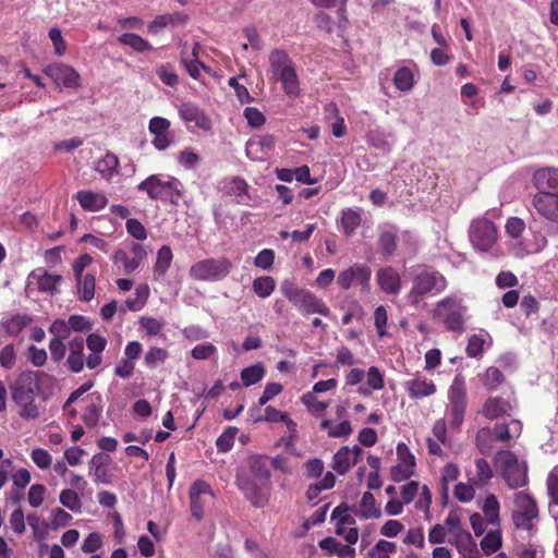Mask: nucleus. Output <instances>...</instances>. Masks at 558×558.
I'll return each instance as SVG.
<instances>
[{"label":"nucleus","mask_w":558,"mask_h":558,"mask_svg":"<svg viewBox=\"0 0 558 558\" xmlns=\"http://www.w3.org/2000/svg\"><path fill=\"white\" fill-rule=\"evenodd\" d=\"M167 357V351L161 348H151L145 355V363L150 368L156 367L159 363H162Z\"/></svg>","instance_id":"obj_57"},{"label":"nucleus","mask_w":558,"mask_h":558,"mask_svg":"<svg viewBox=\"0 0 558 558\" xmlns=\"http://www.w3.org/2000/svg\"><path fill=\"white\" fill-rule=\"evenodd\" d=\"M469 235L474 247L487 252L497 240V230L490 220L477 219L472 222Z\"/></svg>","instance_id":"obj_8"},{"label":"nucleus","mask_w":558,"mask_h":558,"mask_svg":"<svg viewBox=\"0 0 558 558\" xmlns=\"http://www.w3.org/2000/svg\"><path fill=\"white\" fill-rule=\"evenodd\" d=\"M15 351L13 344H7L0 351V365L3 368L11 369L15 364Z\"/></svg>","instance_id":"obj_59"},{"label":"nucleus","mask_w":558,"mask_h":558,"mask_svg":"<svg viewBox=\"0 0 558 558\" xmlns=\"http://www.w3.org/2000/svg\"><path fill=\"white\" fill-rule=\"evenodd\" d=\"M397 545L392 542L379 539L375 546L369 550L372 558H390V554L395 553Z\"/></svg>","instance_id":"obj_44"},{"label":"nucleus","mask_w":558,"mask_h":558,"mask_svg":"<svg viewBox=\"0 0 558 558\" xmlns=\"http://www.w3.org/2000/svg\"><path fill=\"white\" fill-rule=\"evenodd\" d=\"M438 308L446 312L445 325L449 330L458 332L464 330L465 308L459 302L453 299H445L438 303Z\"/></svg>","instance_id":"obj_13"},{"label":"nucleus","mask_w":558,"mask_h":558,"mask_svg":"<svg viewBox=\"0 0 558 558\" xmlns=\"http://www.w3.org/2000/svg\"><path fill=\"white\" fill-rule=\"evenodd\" d=\"M250 475L239 477L238 486L256 508H263L268 501L270 490L269 458L255 456L248 460Z\"/></svg>","instance_id":"obj_1"},{"label":"nucleus","mask_w":558,"mask_h":558,"mask_svg":"<svg viewBox=\"0 0 558 558\" xmlns=\"http://www.w3.org/2000/svg\"><path fill=\"white\" fill-rule=\"evenodd\" d=\"M532 206L544 219L558 223V194L534 195Z\"/></svg>","instance_id":"obj_16"},{"label":"nucleus","mask_w":558,"mask_h":558,"mask_svg":"<svg viewBox=\"0 0 558 558\" xmlns=\"http://www.w3.org/2000/svg\"><path fill=\"white\" fill-rule=\"evenodd\" d=\"M169 128L170 121L165 118L154 117L149 121L148 130L155 136L153 140V145L158 150L167 149L172 143Z\"/></svg>","instance_id":"obj_17"},{"label":"nucleus","mask_w":558,"mask_h":558,"mask_svg":"<svg viewBox=\"0 0 558 558\" xmlns=\"http://www.w3.org/2000/svg\"><path fill=\"white\" fill-rule=\"evenodd\" d=\"M494 435L490 428H481L476 434V446L482 454L488 456L493 450Z\"/></svg>","instance_id":"obj_39"},{"label":"nucleus","mask_w":558,"mask_h":558,"mask_svg":"<svg viewBox=\"0 0 558 558\" xmlns=\"http://www.w3.org/2000/svg\"><path fill=\"white\" fill-rule=\"evenodd\" d=\"M524 229H525L524 221L518 217L509 218L506 223L507 233L514 239L520 238L521 234L523 233Z\"/></svg>","instance_id":"obj_60"},{"label":"nucleus","mask_w":558,"mask_h":558,"mask_svg":"<svg viewBox=\"0 0 558 558\" xmlns=\"http://www.w3.org/2000/svg\"><path fill=\"white\" fill-rule=\"evenodd\" d=\"M31 457H32V460L35 462V464L43 470L49 469L51 465V462H52L51 456L45 449H41V448L34 449L32 451Z\"/></svg>","instance_id":"obj_52"},{"label":"nucleus","mask_w":558,"mask_h":558,"mask_svg":"<svg viewBox=\"0 0 558 558\" xmlns=\"http://www.w3.org/2000/svg\"><path fill=\"white\" fill-rule=\"evenodd\" d=\"M265 369L260 364H255L242 369L241 379L244 386L248 387L258 383L264 376Z\"/></svg>","instance_id":"obj_40"},{"label":"nucleus","mask_w":558,"mask_h":558,"mask_svg":"<svg viewBox=\"0 0 558 558\" xmlns=\"http://www.w3.org/2000/svg\"><path fill=\"white\" fill-rule=\"evenodd\" d=\"M448 398L452 415L450 425L452 427H459L463 422L466 408L465 384L461 376L454 377L449 388Z\"/></svg>","instance_id":"obj_9"},{"label":"nucleus","mask_w":558,"mask_h":558,"mask_svg":"<svg viewBox=\"0 0 558 558\" xmlns=\"http://www.w3.org/2000/svg\"><path fill=\"white\" fill-rule=\"evenodd\" d=\"M547 489L550 497L549 509L558 505V473L554 470L547 478Z\"/></svg>","instance_id":"obj_56"},{"label":"nucleus","mask_w":558,"mask_h":558,"mask_svg":"<svg viewBox=\"0 0 558 558\" xmlns=\"http://www.w3.org/2000/svg\"><path fill=\"white\" fill-rule=\"evenodd\" d=\"M409 393L412 398H423L432 396L436 392V386L432 380H427L421 376L409 380L407 383Z\"/></svg>","instance_id":"obj_24"},{"label":"nucleus","mask_w":558,"mask_h":558,"mask_svg":"<svg viewBox=\"0 0 558 558\" xmlns=\"http://www.w3.org/2000/svg\"><path fill=\"white\" fill-rule=\"evenodd\" d=\"M238 433L236 427H228L222 435H220L216 441V446L219 451H229L233 446V439Z\"/></svg>","instance_id":"obj_50"},{"label":"nucleus","mask_w":558,"mask_h":558,"mask_svg":"<svg viewBox=\"0 0 558 558\" xmlns=\"http://www.w3.org/2000/svg\"><path fill=\"white\" fill-rule=\"evenodd\" d=\"M484 343H485V340L481 336H478V335L471 336L469 339L468 345H466V354L470 357H476V356L481 355V353L483 352Z\"/></svg>","instance_id":"obj_61"},{"label":"nucleus","mask_w":558,"mask_h":558,"mask_svg":"<svg viewBox=\"0 0 558 558\" xmlns=\"http://www.w3.org/2000/svg\"><path fill=\"white\" fill-rule=\"evenodd\" d=\"M232 264L228 258H208L194 264L190 275L195 280H219L228 276Z\"/></svg>","instance_id":"obj_5"},{"label":"nucleus","mask_w":558,"mask_h":558,"mask_svg":"<svg viewBox=\"0 0 558 558\" xmlns=\"http://www.w3.org/2000/svg\"><path fill=\"white\" fill-rule=\"evenodd\" d=\"M140 325L148 336H156L163 328V323L153 317H142Z\"/></svg>","instance_id":"obj_54"},{"label":"nucleus","mask_w":558,"mask_h":558,"mask_svg":"<svg viewBox=\"0 0 558 558\" xmlns=\"http://www.w3.org/2000/svg\"><path fill=\"white\" fill-rule=\"evenodd\" d=\"M101 416V408L92 402L87 405L82 418L86 426L95 427L98 424V421Z\"/></svg>","instance_id":"obj_51"},{"label":"nucleus","mask_w":558,"mask_h":558,"mask_svg":"<svg viewBox=\"0 0 558 558\" xmlns=\"http://www.w3.org/2000/svg\"><path fill=\"white\" fill-rule=\"evenodd\" d=\"M447 287L446 278L430 267H418L412 279V288L408 294L411 304H417L427 294H438Z\"/></svg>","instance_id":"obj_2"},{"label":"nucleus","mask_w":558,"mask_h":558,"mask_svg":"<svg viewBox=\"0 0 558 558\" xmlns=\"http://www.w3.org/2000/svg\"><path fill=\"white\" fill-rule=\"evenodd\" d=\"M96 279L93 274H86L84 279L76 284L80 299L83 301H90L95 295Z\"/></svg>","instance_id":"obj_38"},{"label":"nucleus","mask_w":558,"mask_h":558,"mask_svg":"<svg viewBox=\"0 0 558 558\" xmlns=\"http://www.w3.org/2000/svg\"><path fill=\"white\" fill-rule=\"evenodd\" d=\"M47 75L56 83L62 84L64 87L73 88L78 85V73L69 65L59 63L49 65L46 70Z\"/></svg>","instance_id":"obj_18"},{"label":"nucleus","mask_w":558,"mask_h":558,"mask_svg":"<svg viewBox=\"0 0 558 558\" xmlns=\"http://www.w3.org/2000/svg\"><path fill=\"white\" fill-rule=\"evenodd\" d=\"M319 547L324 550L337 554L340 558L352 557L354 548L343 545L333 537H326L319 542Z\"/></svg>","instance_id":"obj_27"},{"label":"nucleus","mask_w":558,"mask_h":558,"mask_svg":"<svg viewBox=\"0 0 558 558\" xmlns=\"http://www.w3.org/2000/svg\"><path fill=\"white\" fill-rule=\"evenodd\" d=\"M476 474L475 481L476 484L484 485L493 477V471L485 459H477L475 461Z\"/></svg>","instance_id":"obj_49"},{"label":"nucleus","mask_w":558,"mask_h":558,"mask_svg":"<svg viewBox=\"0 0 558 558\" xmlns=\"http://www.w3.org/2000/svg\"><path fill=\"white\" fill-rule=\"evenodd\" d=\"M275 259V254L272 250L265 248L260 251L254 259V264L256 267L263 269H269Z\"/></svg>","instance_id":"obj_64"},{"label":"nucleus","mask_w":558,"mask_h":558,"mask_svg":"<svg viewBox=\"0 0 558 558\" xmlns=\"http://www.w3.org/2000/svg\"><path fill=\"white\" fill-rule=\"evenodd\" d=\"M80 205L90 211H97L106 207L108 199L104 194L90 191H80L76 195Z\"/></svg>","instance_id":"obj_23"},{"label":"nucleus","mask_w":558,"mask_h":558,"mask_svg":"<svg viewBox=\"0 0 558 558\" xmlns=\"http://www.w3.org/2000/svg\"><path fill=\"white\" fill-rule=\"evenodd\" d=\"M62 506L66 507L73 512H78L82 508V502L78 495L72 489H64L59 496Z\"/></svg>","instance_id":"obj_45"},{"label":"nucleus","mask_w":558,"mask_h":558,"mask_svg":"<svg viewBox=\"0 0 558 558\" xmlns=\"http://www.w3.org/2000/svg\"><path fill=\"white\" fill-rule=\"evenodd\" d=\"M280 290L282 294L305 315L317 313L327 316L329 314V308L322 300L317 299L310 291L298 288L290 281H284Z\"/></svg>","instance_id":"obj_3"},{"label":"nucleus","mask_w":558,"mask_h":558,"mask_svg":"<svg viewBox=\"0 0 558 558\" xmlns=\"http://www.w3.org/2000/svg\"><path fill=\"white\" fill-rule=\"evenodd\" d=\"M38 390L36 374L32 371L21 373L11 386L12 399L15 403L35 399Z\"/></svg>","instance_id":"obj_10"},{"label":"nucleus","mask_w":558,"mask_h":558,"mask_svg":"<svg viewBox=\"0 0 558 558\" xmlns=\"http://www.w3.org/2000/svg\"><path fill=\"white\" fill-rule=\"evenodd\" d=\"M46 492V487L41 484L32 485L28 490V502L32 507L37 508L41 505L44 500V494Z\"/></svg>","instance_id":"obj_63"},{"label":"nucleus","mask_w":558,"mask_h":558,"mask_svg":"<svg viewBox=\"0 0 558 558\" xmlns=\"http://www.w3.org/2000/svg\"><path fill=\"white\" fill-rule=\"evenodd\" d=\"M109 459V456L105 453H97L92 458L89 464L90 470L94 472L96 482H105L107 474L106 465L108 464Z\"/></svg>","instance_id":"obj_35"},{"label":"nucleus","mask_w":558,"mask_h":558,"mask_svg":"<svg viewBox=\"0 0 558 558\" xmlns=\"http://www.w3.org/2000/svg\"><path fill=\"white\" fill-rule=\"evenodd\" d=\"M118 41L122 45L131 47L137 52H143L153 49L148 41L133 33H126L121 35L118 38Z\"/></svg>","instance_id":"obj_32"},{"label":"nucleus","mask_w":558,"mask_h":558,"mask_svg":"<svg viewBox=\"0 0 558 558\" xmlns=\"http://www.w3.org/2000/svg\"><path fill=\"white\" fill-rule=\"evenodd\" d=\"M378 243L385 256H392L397 250V235L390 231H385L379 235Z\"/></svg>","instance_id":"obj_43"},{"label":"nucleus","mask_w":558,"mask_h":558,"mask_svg":"<svg viewBox=\"0 0 558 558\" xmlns=\"http://www.w3.org/2000/svg\"><path fill=\"white\" fill-rule=\"evenodd\" d=\"M515 510L512 513V521L517 529L532 530V521L538 517V508L535 499L525 492L514 495Z\"/></svg>","instance_id":"obj_6"},{"label":"nucleus","mask_w":558,"mask_h":558,"mask_svg":"<svg viewBox=\"0 0 558 558\" xmlns=\"http://www.w3.org/2000/svg\"><path fill=\"white\" fill-rule=\"evenodd\" d=\"M532 183L537 190L535 195L558 194V169L543 168L536 170Z\"/></svg>","instance_id":"obj_14"},{"label":"nucleus","mask_w":558,"mask_h":558,"mask_svg":"<svg viewBox=\"0 0 558 558\" xmlns=\"http://www.w3.org/2000/svg\"><path fill=\"white\" fill-rule=\"evenodd\" d=\"M276 281L272 277L269 276H263L258 277L253 281V291L259 296V298H267L269 296L272 291L275 290Z\"/></svg>","instance_id":"obj_37"},{"label":"nucleus","mask_w":558,"mask_h":558,"mask_svg":"<svg viewBox=\"0 0 558 558\" xmlns=\"http://www.w3.org/2000/svg\"><path fill=\"white\" fill-rule=\"evenodd\" d=\"M32 278L37 280L38 289L43 292L54 293L58 283L61 282L62 277L59 275L49 274L41 268L32 271Z\"/></svg>","instance_id":"obj_25"},{"label":"nucleus","mask_w":558,"mask_h":558,"mask_svg":"<svg viewBox=\"0 0 558 558\" xmlns=\"http://www.w3.org/2000/svg\"><path fill=\"white\" fill-rule=\"evenodd\" d=\"M119 160L114 154L108 153L105 157L98 162L97 170L101 173L108 172L111 174L118 168Z\"/></svg>","instance_id":"obj_55"},{"label":"nucleus","mask_w":558,"mask_h":558,"mask_svg":"<svg viewBox=\"0 0 558 558\" xmlns=\"http://www.w3.org/2000/svg\"><path fill=\"white\" fill-rule=\"evenodd\" d=\"M276 80L281 82L282 87L288 96L295 97L299 95L300 86L294 66L286 71L284 73H281V75Z\"/></svg>","instance_id":"obj_29"},{"label":"nucleus","mask_w":558,"mask_h":558,"mask_svg":"<svg viewBox=\"0 0 558 558\" xmlns=\"http://www.w3.org/2000/svg\"><path fill=\"white\" fill-rule=\"evenodd\" d=\"M359 515L364 519L379 518L381 515L380 509L376 506L375 497L372 493L366 492L363 494Z\"/></svg>","instance_id":"obj_26"},{"label":"nucleus","mask_w":558,"mask_h":558,"mask_svg":"<svg viewBox=\"0 0 558 558\" xmlns=\"http://www.w3.org/2000/svg\"><path fill=\"white\" fill-rule=\"evenodd\" d=\"M32 320L29 316L17 314L4 323V328L10 335L16 336L24 327L32 323Z\"/></svg>","instance_id":"obj_42"},{"label":"nucleus","mask_w":558,"mask_h":558,"mask_svg":"<svg viewBox=\"0 0 558 558\" xmlns=\"http://www.w3.org/2000/svg\"><path fill=\"white\" fill-rule=\"evenodd\" d=\"M397 456L398 464L391 468L390 476L393 482H402L413 475L415 458L404 442L397 446Z\"/></svg>","instance_id":"obj_11"},{"label":"nucleus","mask_w":558,"mask_h":558,"mask_svg":"<svg viewBox=\"0 0 558 558\" xmlns=\"http://www.w3.org/2000/svg\"><path fill=\"white\" fill-rule=\"evenodd\" d=\"M505 380V376L497 367H488L483 377V384L489 389L497 388Z\"/></svg>","instance_id":"obj_48"},{"label":"nucleus","mask_w":558,"mask_h":558,"mask_svg":"<svg viewBox=\"0 0 558 558\" xmlns=\"http://www.w3.org/2000/svg\"><path fill=\"white\" fill-rule=\"evenodd\" d=\"M20 407L19 415L25 420H36L40 416L39 407L35 403V399H29L16 403Z\"/></svg>","instance_id":"obj_46"},{"label":"nucleus","mask_w":558,"mask_h":558,"mask_svg":"<svg viewBox=\"0 0 558 558\" xmlns=\"http://www.w3.org/2000/svg\"><path fill=\"white\" fill-rule=\"evenodd\" d=\"M499 502L495 495H488L483 505V512L486 521L489 524H497L499 522Z\"/></svg>","instance_id":"obj_36"},{"label":"nucleus","mask_w":558,"mask_h":558,"mask_svg":"<svg viewBox=\"0 0 558 558\" xmlns=\"http://www.w3.org/2000/svg\"><path fill=\"white\" fill-rule=\"evenodd\" d=\"M495 461L501 469L502 478L510 488H519L527 483L526 464L520 463L518 458L511 451H498Z\"/></svg>","instance_id":"obj_4"},{"label":"nucleus","mask_w":558,"mask_h":558,"mask_svg":"<svg viewBox=\"0 0 558 558\" xmlns=\"http://www.w3.org/2000/svg\"><path fill=\"white\" fill-rule=\"evenodd\" d=\"M356 464L353 462L351 453H349V447H342L335 456L332 462V469L338 474H345L351 465Z\"/></svg>","instance_id":"obj_31"},{"label":"nucleus","mask_w":558,"mask_h":558,"mask_svg":"<svg viewBox=\"0 0 558 558\" xmlns=\"http://www.w3.org/2000/svg\"><path fill=\"white\" fill-rule=\"evenodd\" d=\"M514 405L511 401L501 397H490L483 405L482 413L488 420H495L501 415L509 414Z\"/></svg>","instance_id":"obj_21"},{"label":"nucleus","mask_w":558,"mask_h":558,"mask_svg":"<svg viewBox=\"0 0 558 558\" xmlns=\"http://www.w3.org/2000/svg\"><path fill=\"white\" fill-rule=\"evenodd\" d=\"M181 62L184 64L186 71L193 78H198L201 75L199 69L203 68L204 70H208V68L201 62L198 59H192L187 60V58L184 56V52L181 53Z\"/></svg>","instance_id":"obj_53"},{"label":"nucleus","mask_w":558,"mask_h":558,"mask_svg":"<svg viewBox=\"0 0 558 558\" xmlns=\"http://www.w3.org/2000/svg\"><path fill=\"white\" fill-rule=\"evenodd\" d=\"M171 248L167 245L160 247L157 253V260L154 267V275L156 279H160L165 276L166 271L170 267L172 262Z\"/></svg>","instance_id":"obj_28"},{"label":"nucleus","mask_w":558,"mask_h":558,"mask_svg":"<svg viewBox=\"0 0 558 558\" xmlns=\"http://www.w3.org/2000/svg\"><path fill=\"white\" fill-rule=\"evenodd\" d=\"M206 497L213 498L211 487L204 481H196L190 488L191 512L196 520H201L204 515V504Z\"/></svg>","instance_id":"obj_15"},{"label":"nucleus","mask_w":558,"mask_h":558,"mask_svg":"<svg viewBox=\"0 0 558 558\" xmlns=\"http://www.w3.org/2000/svg\"><path fill=\"white\" fill-rule=\"evenodd\" d=\"M187 20V15L182 12H177L172 14H162L157 16L150 24L149 29L151 32L157 28H163L168 25H180L184 24Z\"/></svg>","instance_id":"obj_30"},{"label":"nucleus","mask_w":558,"mask_h":558,"mask_svg":"<svg viewBox=\"0 0 558 558\" xmlns=\"http://www.w3.org/2000/svg\"><path fill=\"white\" fill-rule=\"evenodd\" d=\"M303 403L311 412L320 413L328 407L327 403L319 401L314 392H307L302 397Z\"/></svg>","instance_id":"obj_58"},{"label":"nucleus","mask_w":558,"mask_h":558,"mask_svg":"<svg viewBox=\"0 0 558 558\" xmlns=\"http://www.w3.org/2000/svg\"><path fill=\"white\" fill-rule=\"evenodd\" d=\"M377 282L387 294H398L401 289V277L392 267H384L377 271Z\"/></svg>","instance_id":"obj_20"},{"label":"nucleus","mask_w":558,"mask_h":558,"mask_svg":"<svg viewBox=\"0 0 558 558\" xmlns=\"http://www.w3.org/2000/svg\"><path fill=\"white\" fill-rule=\"evenodd\" d=\"M393 84L401 92L410 90L414 85L413 73L409 68H400L393 75Z\"/></svg>","instance_id":"obj_33"},{"label":"nucleus","mask_w":558,"mask_h":558,"mask_svg":"<svg viewBox=\"0 0 558 558\" xmlns=\"http://www.w3.org/2000/svg\"><path fill=\"white\" fill-rule=\"evenodd\" d=\"M180 185L175 178L162 181L158 175H150L138 184V190L145 191L151 199L172 201L174 196H181Z\"/></svg>","instance_id":"obj_7"},{"label":"nucleus","mask_w":558,"mask_h":558,"mask_svg":"<svg viewBox=\"0 0 558 558\" xmlns=\"http://www.w3.org/2000/svg\"><path fill=\"white\" fill-rule=\"evenodd\" d=\"M294 64L288 52L283 49H272L269 53V71L277 78L286 71L293 68Z\"/></svg>","instance_id":"obj_22"},{"label":"nucleus","mask_w":558,"mask_h":558,"mask_svg":"<svg viewBox=\"0 0 558 558\" xmlns=\"http://www.w3.org/2000/svg\"><path fill=\"white\" fill-rule=\"evenodd\" d=\"M502 545L500 531H490L481 541V548L486 556L496 553Z\"/></svg>","instance_id":"obj_34"},{"label":"nucleus","mask_w":558,"mask_h":558,"mask_svg":"<svg viewBox=\"0 0 558 558\" xmlns=\"http://www.w3.org/2000/svg\"><path fill=\"white\" fill-rule=\"evenodd\" d=\"M68 324L70 331H89L93 327L90 322L81 315H71Z\"/></svg>","instance_id":"obj_62"},{"label":"nucleus","mask_w":558,"mask_h":558,"mask_svg":"<svg viewBox=\"0 0 558 558\" xmlns=\"http://www.w3.org/2000/svg\"><path fill=\"white\" fill-rule=\"evenodd\" d=\"M371 275L372 270L368 266L355 264L341 271L337 282L344 290L349 289L353 283H357L361 284L364 290L368 291Z\"/></svg>","instance_id":"obj_12"},{"label":"nucleus","mask_w":558,"mask_h":558,"mask_svg":"<svg viewBox=\"0 0 558 558\" xmlns=\"http://www.w3.org/2000/svg\"><path fill=\"white\" fill-rule=\"evenodd\" d=\"M361 223V216L359 213L347 209L342 211L341 226L345 234H351Z\"/></svg>","instance_id":"obj_41"},{"label":"nucleus","mask_w":558,"mask_h":558,"mask_svg":"<svg viewBox=\"0 0 558 558\" xmlns=\"http://www.w3.org/2000/svg\"><path fill=\"white\" fill-rule=\"evenodd\" d=\"M179 113L180 117L189 124L194 123L195 126L205 131L211 128V120L209 117L197 106L191 102L182 104L179 108Z\"/></svg>","instance_id":"obj_19"},{"label":"nucleus","mask_w":558,"mask_h":558,"mask_svg":"<svg viewBox=\"0 0 558 558\" xmlns=\"http://www.w3.org/2000/svg\"><path fill=\"white\" fill-rule=\"evenodd\" d=\"M275 144L274 135L266 134L262 136H257L247 142L246 153L250 155L251 150L260 148L262 150L270 149Z\"/></svg>","instance_id":"obj_47"}]
</instances>
